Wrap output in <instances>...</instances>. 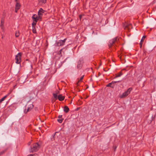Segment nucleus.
I'll use <instances>...</instances> for the list:
<instances>
[{
	"instance_id": "f257e3e1",
	"label": "nucleus",
	"mask_w": 156,
	"mask_h": 156,
	"mask_svg": "<svg viewBox=\"0 0 156 156\" xmlns=\"http://www.w3.org/2000/svg\"><path fill=\"white\" fill-rule=\"evenodd\" d=\"M40 147V145L37 143H34L31 146L30 149V153L36 152L39 150Z\"/></svg>"
},
{
	"instance_id": "f03ea898",
	"label": "nucleus",
	"mask_w": 156,
	"mask_h": 156,
	"mask_svg": "<svg viewBox=\"0 0 156 156\" xmlns=\"http://www.w3.org/2000/svg\"><path fill=\"white\" fill-rule=\"evenodd\" d=\"M132 90V88H129L127 90L124 92L121 95H120L119 98H122L126 97L130 93Z\"/></svg>"
},
{
	"instance_id": "7ed1b4c3",
	"label": "nucleus",
	"mask_w": 156,
	"mask_h": 156,
	"mask_svg": "<svg viewBox=\"0 0 156 156\" xmlns=\"http://www.w3.org/2000/svg\"><path fill=\"white\" fill-rule=\"evenodd\" d=\"M66 39V38H65L63 40H60L58 41H56L55 44V46H60L64 45Z\"/></svg>"
},
{
	"instance_id": "20e7f679",
	"label": "nucleus",
	"mask_w": 156,
	"mask_h": 156,
	"mask_svg": "<svg viewBox=\"0 0 156 156\" xmlns=\"http://www.w3.org/2000/svg\"><path fill=\"white\" fill-rule=\"evenodd\" d=\"M22 55V53L21 52L19 53L16 56L15 59L16 61V62L17 64H20L21 62V57Z\"/></svg>"
},
{
	"instance_id": "39448f33",
	"label": "nucleus",
	"mask_w": 156,
	"mask_h": 156,
	"mask_svg": "<svg viewBox=\"0 0 156 156\" xmlns=\"http://www.w3.org/2000/svg\"><path fill=\"white\" fill-rule=\"evenodd\" d=\"M118 39L117 37H115L112 40H110L109 42L108 46L109 48H110L116 42H118Z\"/></svg>"
},
{
	"instance_id": "423d86ee",
	"label": "nucleus",
	"mask_w": 156,
	"mask_h": 156,
	"mask_svg": "<svg viewBox=\"0 0 156 156\" xmlns=\"http://www.w3.org/2000/svg\"><path fill=\"white\" fill-rule=\"evenodd\" d=\"M26 106H27V108L26 111L25 110L24 112L25 113H27L28 112L30 111L31 109H32L34 105L32 103H28Z\"/></svg>"
},
{
	"instance_id": "0eeeda50",
	"label": "nucleus",
	"mask_w": 156,
	"mask_h": 156,
	"mask_svg": "<svg viewBox=\"0 0 156 156\" xmlns=\"http://www.w3.org/2000/svg\"><path fill=\"white\" fill-rule=\"evenodd\" d=\"M121 81H112L111 82V83H108V84H107L106 85L107 87H112L113 88H114L115 87L114 84L115 83L119 82H121Z\"/></svg>"
},
{
	"instance_id": "6e6552de",
	"label": "nucleus",
	"mask_w": 156,
	"mask_h": 156,
	"mask_svg": "<svg viewBox=\"0 0 156 156\" xmlns=\"http://www.w3.org/2000/svg\"><path fill=\"white\" fill-rule=\"evenodd\" d=\"M32 18L33 20L34 21H36V22H37L39 19V17H38L37 15L36 14L33 15Z\"/></svg>"
},
{
	"instance_id": "1a4fd4ad",
	"label": "nucleus",
	"mask_w": 156,
	"mask_h": 156,
	"mask_svg": "<svg viewBox=\"0 0 156 156\" xmlns=\"http://www.w3.org/2000/svg\"><path fill=\"white\" fill-rule=\"evenodd\" d=\"M20 7L21 5L20 3L18 2H16L15 9H16L17 10H19L20 9Z\"/></svg>"
},
{
	"instance_id": "9d476101",
	"label": "nucleus",
	"mask_w": 156,
	"mask_h": 156,
	"mask_svg": "<svg viewBox=\"0 0 156 156\" xmlns=\"http://www.w3.org/2000/svg\"><path fill=\"white\" fill-rule=\"evenodd\" d=\"M65 97L64 96H62V95H59L58 97V99L60 101H62L64 100Z\"/></svg>"
},
{
	"instance_id": "9b49d317",
	"label": "nucleus",
	"mask_w": 156,
	"mask_h": 156,
	"mask_svg": "<svg viewBox=\"0 0 156 156\" xmlns=\"http://www.w3.org/2000/svg\"><path fill=\"white\" fill-rule=\"evenodd\" d=\"M47 0H39L38 3L40 5L45 4Z\"/></svg>"
},
{
	"instance_id": "f8f14e48",
	"label": "nucleus",
	"mask_w": 156,
	"mask_h": 156,
	"mask_svg": "<svg viewBox=\"0 0 156 156\" xmlns=\"http://www.w3.org/2000/svg\"><path fill=\"white\" fill-rule=\"evenodd\" d=\"M69 111V109L68 107L67 106H65L64 108V111L66 113H68Z\"/></svg>"
},
{
	"instance_id": "ddd939ff",
	"label": "nucleus",
	"mask_w": 156,
	"mask_h": 156,
	"mask_svg": "<svg viewBox=\"0 0 156 156\" xmlns=\"http://www.w3.org/2000/svg\"><path fill=\"white\" fill-rule=\"evenodd\" d=\"M122 75V71L120 72L119 73L116 74L115 76L114 77V78L119 77Z\"/></svg>"
},
{
	"instance_id": "4468645a",
	"label": "nucleus",
	"mask_w": 156,
	"mask_h": 156,
	"mask_svg": "<svg viewBox=\"0 0 156 156\" xmlns=\"http://www.w3.org/2000/svg\"><path fill=\"white\" fill-rule=\"evenodd\" d=\"M44 11V10H43V9L42 8L40 9L39 10V11L38 12V15H39V16H40V15H41L42 14H41V12H43V13L44 12V11Z\"/></svg>"
},
{
	"instance_id": "2eb2a0df",
	"label": "nucleus",
	"mask_w": 156,
	"mask_h": 156,
	"mask_svg": "<svg viewBox=\"0 0 156 156\" xmlns=\"http://www.w3.org/2000/svg\"><path fill=\"white\" fill-rule=\"evenodd\" d=\"M82 64H81L80 62L78 63L77 65V67L78 69H80L82 67Z\"/></svg>"
},
{
	"instance_id": "dca6fc26",
	"label": "nucleus",
	"mask_w": 156,
	"mask_h": 156,
	"mask_svg": "<svg viewBox=\"0 0 156 156\" xmlns=\"http://www.w3.org/2000/svg\"><path fill=\"white\" fill-rule=\"evenodd\" d=\"M15 35L16 37H18L20 35L19 31H16L15 32Z\"/></svg>"
},
{
	"instance_id": "f3484780",
	"label": "nucleus",
	"mask_w": 156,
	"mask_h": 156,
	"mask_svg": "<svg viewBox=\"0 0 156 156\" xmlns=\"http://www.w3.org/2000/svg\"><path fill=\"white\" fill-rule=\"evenodd\" d=\"M7 95H5L3 98H2L1 99H0V104L2 102L4 101L5 98L7 97Z\"/></svg>"
},
{
	"instance_id": "a211bd4d",
	"label": "nucleus",
	"mask_w": 156,
	"mask_h": 156,
	"mask_svg": "<svg viewBox=\"0 0 156 156\" xmlns=\"http://www.w3.org/2000/svg\"><path fill=\"white\" fill-rule=\"evenodd\" d=\"M63 120V119L61 118H58L57 119V121L60 123H61L62 122Z\"/></svg>"
},
{
	"instance_id": "6ab92c4d",
	"label": "nucleus",
	"mask_w": 156,
	"mask_h": 156,
	"mask_svg": "<svg viewBox=\"0 0 156 156\" xmlns=\"http://www.w3.org/2000/svg\"><path fill=\"white\" fill-rule=\"evenodd\" d=\"M32 31L34 33H36V28L35 27H32Z\"/></svg>"
},
{
	"instance_id": "aec40b11",
	"label": "nucleus",
	"mask_w": 156,
	"mask_h": 156,
	"mask_svg": "<svg viewBox=\"0 0 156 156\" xmlns=\"http://www.w3.org/2000/svg\"><path fill=\"white\" fill-rule=\"evenodd\" d=\"M4 22V21H3L2 20V19L1 20V24L0 25V27L2 28L3 27V24Z\"/></svg>"
},
{
	"instance_id": "412c9836",
	"label": "nucleus",
	"mask_w": 156,
	"mask_h": 156,
	"mask_svg": "<svg viewBox=\"0 0 156 156\" xmlns=\"http://www.w3.org/2000/svg\"><path fill=\"white\" fill-rule=\"evenodd\" d=\"M37 22H36V21H33V22L32 23V27H35V26L36 25Z\"/></svg>"
},
{
	"instance_id": "4be33fe9",
	"label": "nucleus",
	"mask_w": 156,
	"mask_h": 156,
	"mask_svg": "<svg viewBox=\"0 0 156 156\" xmlns=\"http://www.w3.org/2000/svg\"><path fill=\"white\" fill-rule=\"evenodd\" d=\"M53 94L54 98L56 99H58V97L57 94L54 93Z\"/></svg>"
},
{
	"instance_id": "5701e85b",
	"label": "nucleus",
	"mask_w": 156,
	"mask_h": 156,
	"mask_svg": "<svg viewBox=\"0 0 156 156\" xmlns=\"http://www.w3.org/2000/svg\"><path fill=\"white\" fill-rule=\"evenodd\" d=\"M56 132H55V133L54 134V135L52 136V138H51V140L52 141H53V140H55V138L54 137L56 134Z\"/></svg>"
},
{
	"instance_id": "b1692460",
	"label": "nucleus",
	"mask_w": 156,
	"mask_h": 156,
	"mask_svg": "<svg viewBox=\"0 0 156 156\" xmlns=\"http://www.w3.org/2000/svg\"><path fill=\"white\" fill-rule=\"evenodd\" d=\"M146 37V36H144L143 37H142V38L141 39V42H143L144 40Z\"/></svg>"
},
{
	"instance_id": "393cba45",
	"label": "nucleus",
	"mask_w": 156,
	"mask_h": 156,
	"mask_svg": "<svg viewBox=\"0 0 156 156\" xmlns=\"http://www.w3.org/2000/svg\"><path fill=\"white\" fill-rule=\"evenodd\" d=\"M84 75H83L81 77V78H80V80H79V81L77 83V84L78 83L80 82V81H81L83 79V78L84 77Z\"/></svg>"
},
{
	"instance_id": "a878e982",
	"label": "nucleus",
	"mask_w": 156,
	"mask_h": 156,
	"mask_svg": "<svg viewBox=\"0 0 156 156\" xmlns=\"http://www.w3.org/2000/svg\"><path fill=\"white\" fill-rule=\"evenodd\" d=\"M143 42H141V41H140V48H141L142 47V44H143Z\"/></svg>"
},
{
	"instance_id": "bb28decb",
	"label": "nucleus",
	"mask_w": 156,
	"mask_h": 156,
	"mask_svg": "<svg viewBox=\"0 0 156 156\" xmlns=\"http://www.w3.org/2000/svg\"><path fill=\"white\" fill-rule=\"evenodd\" d=\"M62 116V115H59L58 117V118H61V119Z\"/></svg>"
},
{
	"instance_id": "cd10ccee",
	"label": "nucleus",
	"mask_w": 156,
	"mask_h": 156,
	"mask_svg": "<svg viewBox=\"0 0 156 156\" xmlns=\"http://www.w3.org/2000/svg\"><path fill=\"white\" fill-rule=\"evenodd\" d=\"M31 143V141H30L28 143V145H30V144Z\"/></svg>"
},
{
	"instance_id": "c85d7f7f",
	"label": "nucleus",
	"mask_w": 156,
	"mask_h": 156,
	"mask_svg": "<svg viewBox=\"0 0 156 156\" xmlns=\"http://www.w3.org/2000/svg\"><path fill=\"white\" fill-rule=\"evenodd\" d=\"M18 10H17L16 9H15V12H16L17 13Z\"/></svg>"
},
{
	"instance_id": "c756f323",
	"label": "nucleus",
	"mask_w": 156,
	"mask_h": 156,
	"mask_svg": "<svg viewBox=\"0 0 156 156\" xmlns=\"http://www.w3.org/2000/svg\"><path fill=\"white\" fill-rule=\"evenodd\" d=\"M62 50V49H61L59 51V54H61V51Z\"/></svg>"
},
{
	"instance_id": "7c9ffc66",
	"label": "nucleus",
	"mask_w": 156,
	"mask_h": 156,
	"mask_svg": "<svg viewBox=\"0 0 156 156\" xmlns=\"http://www.w3.org/2000/svg\"><path fill=\"white\" fill-rule=\"evenodd\" d=\"M3 153H2V152H1L0 153V156L2 155V154Z\"/></svg>"
},
{
	"instance_id": "2f4dec72",
	"label": "nucleus",
	"mask_w": 156,
	"mask_h": 156,
	"mask_svg": "<svg viewBox=\"0 0 156 156\" xmlns=\"http://www.w3.org/2000/svg\"><path fill=\"white\" fill-rule=\"evenodd\" d=\"M88 96H86V98H86H86H88Z\"/></svg>"
},
{
	"instance_id": "473e14b6",
	"label": "nucleus",
	"mask_w": 156,
	"mask_h": 156,
	"mask_svg": "<svg viewBox=\"0 0 156 156\" xmlns=\"http://www.w3.org/2000/svg\"><path fill=\"white\" fill-rule=\"evenodd\" d=\"M15 1L16 2H17L18 1V0H15Z\"/></svg>"
},
{
	"instance_id": "72a5a7b5",
	"label": "nucleus",
	"mask_w": 156,
	"mask_h": 156,
	"mask_svg": "<svg viewBox=\"0 0 156 156\" xmlns=\"http://www.w3.org/2000/svg\"><path fill=\"white\" fill-rule=\"evenodd\" d=\"M30 156H33V154H30Z\"/></svg>"
},
{
	"instance_id": "f704fd0d",
	"label": "nucleus",
	"mask_w": 156,
	"mask_h": 156,
	"mask_svg": "<svg viewBox=\"0 0 156 156\" xmlns=\"http://www.w3.org/2000/svg\"><path fill=\"white\" fill-rule=\"evenodd\" d=\"M80 18L81 19V16L80 15Z\"/></svg>"
},
{
	"instance_id": "c9c22d12",
	"label": "nucleus",
	"mask_w": 156,
	"mask_h": 156,
	"mask_svg": "<svg viewBox=\"0 0 156 156\" xmlns=\"http://www.w3.org/2000/svg\"><path fill=\"white\" fill-rule=\"evenodd\" d=\"M116 148V147H115V150Z\"/></svg>"
},
{
	"instance_id": "e433bc0d",
	"label": "nucleus",
	"mask_w": 156,
	"mask_h": 156,
	"mask_svg": "<svg viewBox=\"0 0 156 156\" xmlns=\"http://www.w3.org/2000/svg\"><path fill=\"white\" fill-rule=\"evenodd\" d=\"M2 38H3V37H2Z\"/></svg>"
}]
</instances>
